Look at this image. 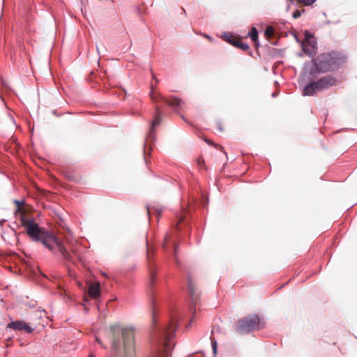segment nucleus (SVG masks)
<instances>
[{
    "mask_svg": "<svg viewBox=\"0 0 357 357\" xmlns=\"http://www.w3.org/2000/svg\"><path fill=\"white\" fill-rule=\"evenodd\" d=\"M146 259L149 272V283L151 286V357H171L172 351L174 347L172 343L178 327L179 315L176 312L171 315L168 324H162L158 318L159 309L158 300L153 291V287L156 280L157 268L153 260L155 252L153 245H151L146 240ZM134 327L123 328L120 324L110 326L112 335V351L114 357H133L135 352Z\"/></svg>",
    "mask_w": 357,
    "mask_h": 357,
    "instance_id": "f257e3e1",
    "label": "nucleus"
},
{
    "mask_svg": "<svg viewBox=\"0 0 357 357\" xmlns=\"http://www.w3.org/2000/svg\"><path fill=\"white\" fill-rule=\"evenodd\" d=\"M21 223L33 241L42 243L50 251L58 252L65 260L74 263L71 255L53 232L40 227L33 218L26 219L22 217Z\"/></svg>",
    "mask_w": 357,
    "mask_h": 357,
    "instance_id": "f03ea898",
    "label": "nucleus"
},
{
    "mask_svg": "<svg viewBox=\"0 0 357 357\" xmlns=\"http://www.w3.org/2000/svg\"><path fill=\"white\" fill-rule=\"evenodd\" d=\"M347 61L343 53L332 51L322 53L312 58L310 61H305L302 70V77L310 79H315L318 73H324L339 69Z\"/></svg>",
    "mask_w": 357,
    "mask_h": 357,
    "instance_id": "7ed1b4c3",
    "label": "nucleus"
},
{
    "mask_svg": "<svg viewBox=\"0 0 357 357\" xmlns=\"http://www.w3.org/2000/svg\"><path fill=\"white\" fill-rule=\"evenodd\" d=\"M314 79H310L307 77H302V75H301L300 82H308L303 87V95L304 96H313L320 91L328 89L335 86L337 82L334 77L329 75L324 76L316 81Z\"/></svg>",
    "mask_w": 357,
    "mask_h": 357,
    "instance_id": "20e7f679",
    "label": "nucleus"
},
{
    "mask_svg": "<svg viewBox=\"0 0 357 357\" xmlns=\"http://www.w3.org/2000/svg\"><path fill=\"white\" fill-rule=\"evenodd\" d=\"M155 116L153 121L151 122L149 130L146 135V139L144 142V148H143V153H144V160L147 164V155H151V152L152 151V146L154 144L156 140L155 131V128L160 124L162 118V112L160 108L158 106L155 107Z\"/></svg>",
    "mask_w": 357,
    "mask_h": 357,
    "instance_id": "39448f33",
    "label": "nucleus"
},
{
    "mask_svg": "<svg viewBox=\"0 0 357 357\" xmlns=\"http://www.w3.org/2000/svg\"><path fill=\"white\" fill-rule=\"evenodd\" d=\"M261 319L257 314H251L239 319L235 330L239 334H248L254 330L259 329Z\"/></svg>",
    "mask_w": 357,
    "mask_h": 357,
    "instance_id": "423d86ee",
    "label": "nucleus"
},
{
    "mask_svg": "<svg viewBox=\"0 0 357 357\" xmlns=\"http://www.w3.org/2000/svg\"><path fill=\"white\" fill-rule=\"evenodd\" d=\"M149 96L151 99L154 102H158L160 100H162L167 105L172 107L176 113H178V108L184 105L183 100L176 96H171L169 98H167L162 96L160 93L157 96L154 95L153 86H151Z\"/></svg>",
    "mask_w": 357,
    "mask_h": 357,
    "instance_id": "0eeeda50",
    "label": "nucleus"
},
{
    "mask_svg": "<svg viewBox=\"0 0 357 357\" xmlns=\"http://www.w3.org/2000/svg\"><path fill=\"white\" fill-rule=\"evenodd\" d=\"M188 290L189 294V301H190V312L192 314V318H195V314L196 312V309L194 307L195 305H197L199 302V296L197 292V290L194 287L192 284V281L191 278L188 276Z\"/></svg>",
    "mask_w": 357,
    "mask_h": 357,
    "instance_id": "6e6552de",
    "label": "nucleus"
},
{
    "mask_svg": "<svg viewBox=\"0 0 357 357\" xmlns=\"http://www.w3.org/2000/svg\"><path fill=\"white\" fill-rule=\"evenodd\" d=\"M178 248L176 242L169 234H166L162 242V249L166 254L174 257L176 261V254Z\"/></svg>",
    "mask_w": 357,
    "mask_h": 357,
    "instance_id": "1a4fd4ad",
    "label": "nucleus"
},
{
    "mask_svg": "<svg viewBox=\"0 0 357 357\" xmlns=\"http://www.w3.org/2000/svg\"><path fill=\"white\" fill-rule=\"evenodd\" d=\"M222 37L225 41L227 42L228 43H229L230 45H231L234 47H238V49H240L241 50L247 51L250 49V46L248 43H244L241 40L234 38L232 36H231L227 32H225V31L223 32Z\"/></svg>",
    "mask_w": 357,
    "mask_h": 357,
    "instance_id": "9d476101",
    "label": "nucleus"
},
{
    "mask_svg": "<svg viewBox=\"0 0 357 357\" xmlns=\"http://www.w3.org/2000/svg\"><path fill=\"white\" fill-rule=\"evenodd\" d=\"M8 328L18 331H24L27 333H31L34 331V328L30 326L27 323L22 320H11L10 323L8 324Z\"/></svg>",
    "mask_w": 357,
    "mask_h": 357,
    "instance_id": "9b49d317",
    "label": "nucleus"
},
{
    "mask_svg": "<svg viewBox=\"0 0 357 357\" xmlns=\"http://www.w3.org/2000/svg\"><path fill=\"white\" fill-rule=\"evenodd\" d=\"M87 294L89 297L99 301L101 297V287L99 282L88 284Z\"/></svg>",
    "mask_w": 357,
    "mask_h": 357,
    "instance_id": "f8f14e48",
    "label": "nucleus"
},
{
    "mask_svg": "<svg viewBox=\"0 0 357 357\" xmlns=\"http://www.w3.org/2000/svg\"><path fill=\"white\" fill-rule=\"evenodd\" d=\"M301 45L302 50L307 55L314 57V56L316 54V50H312V49H310V46L307 44H305L304 42H303Z\"/></svg>",
    "mask_w": 357,
    "mask_h": 357,
    "instance_id": "ddd939ff",
    "label": "nucleus"
},
{
    "mask_svg": "<svg viewBox=\"0 0 357 357\" xmlns=\"http://www.w3.org/2000/svg\"><path fill=\"white\" fill-rule=\"evenodd\" d=\"M259 32L255 26H252L250 31L248 33V36L252 40H257L259 38Z\"/></svg>",
    "mask_w": 357,
    "mask_h": 357,
    "instance_id": "4468645a",
    "label": "nucleus"
},
{
    "mask_svg": "<svg viewBox=\"0 0 357 357\" xmlns=\"http://www.w3.org/2000/svg\"><path fill=\"white\" fill-rule=\"evenodd\" d=\"M146 211H147L148 216H150L152 211H154L158 216H160L162 212V208H156V207H150V206H146Z\"/></svg>",
    "mask_w": 357,
    "mask_h": 357,
    "instance_id": "2eb2a0df",
    "label": "nucleus"
},
{
    "mask_svg": "<svg viewBox=\"0 0 357 357\" xmlns=\"http://www.w3.org/2000/svg\"><path fill=\"white\" fill-rule=\"evenodd\" d=\"M188 213V212L187 209H184V214L179 215V216L178 217V220L176 224V229L177 230H180L181 228H180L179 225L185 222V215Z\"/></svg>",
    "mask_w": 357,
    "mask_h": 357,
    "instance_id": "dca6fc26",
    "label": "nucleus"
},
{
    "mask_svg": "<svg viewBox=\"0 0 357 357\" xmlns=\"http://www.w3.org/2000/svg\"><path fill=\"white\" fill-rule=\"evenodd\" d=\"M274 33H275L274 28L271 26H268L264 31V35L266 37L273 36L274 35Z\"/></svg>",
    "mask_w": 357,
    "mask_h": 357,
    "instance_id": "f3484780",
    "label": "nucleus"
},
{
    "mask_svg": "<svg viewBox=\"0 0 357 357\" xmlns=\"http://www.w3.org/2000/svg\"><path fill=\"white\" fill-rule=\"evenodd\" d=\"M211 340L213 354L215 356L217 354L218 342L214 337L211 338Z\"/></svg>",
    "mask_w": 357,
    "mask_h": 357,
    "instance_id": "a211bd4d",
    "label": "nucleus"
},
{
    "mask_svg": "<svg viewBox=\"0 0 357 357\" xmlns=\"http://www.w3.org/2000/svg\"><path fill=\"white\" fill-rule=\"evenodd\" d=\"M304 36L305 41H310V40L314 38V33H311L308 30L304 31Z\"/></svg>",
    "mask_w": 357,
    "mask_h": 357,
    "instance_id": "6ab92c4d",
    "label": "nucleus"
},
{
    "mask_svg": "<svg viewBox=\"0 0 357 357\" xmlns=\"http://www.w3.org/2000/svg\"><path fill=\"white\" fill-rule=\"evenodd\" d=\"M307 45L312 49V50H316V52L317 51V40L314 38L310 40V41H307Z\"/></svg>",
    "mask_w": 357,
    "mask_h": 357,
    "instance_id": "aec40b11",
    "label": "nucleus"
},
{
    "mask_svg": "<svg viewBox=\"0 0 357 357\" xmlns=\"http://www.w3.org/2000/svg\"><path fill=\"white\" fill-rule=\"evenodd\" d=\"M305 12V10L303 9V10H298V9H296L295 10L293 13H292V17L294 18V19H298V17H300L302 15V13H303Z\"/></svg>",
    "mask_w": 357,
    "mask_h": 357,
    "instance_id": "412c9836",
    "label": "nucleus"
},
{
    "mask_svg": "<svg viewBox=\"0 0 357 357\" xmlns=\"http://www.w3.org/2000/svg\"><path fill=\"white\" fill-rule=\"evenodd\" d=\"M14 204L17 206V210L16 211H18L20 210V207L21 206H23L25 204V201L24 199L18 200V199H14L13 200Z\"/></svg>",
    "mask_w": 357,
    "mask_h": 357,
    "instance_id": "4be33fe9",
    "label": "nucleus"
},
{
    "mask_svg": "<svg viewBox=\"0 0 357 357\" xmlns=\"http://www.w3.org/2000/svg\"><path fill=\"white\" fill-rule=\"evenodd\" d=\"M316 0H303V5L305 6H312Z\"/></svg>",
    "mask_w": 357,
    "mask_h": 357,
    "instance_id": "5701e85b",
    "label": "nucleus"
},
{
    "mask_svg": "<svg viewBox=\"0 0 357 357\" xmlns=\"http://www.w3.org/2000/svg\"><path fill=\"white\" fill-rule=\"evenodd\" d=\"M292 34H293V36H294V38H295V40H296L298 44L301 45V43H302L303 41L299 38V37L298 36V35H297L296 33H293Z\"/></svg>",
    "mask_w": 357,
    "mask_h": 357,
    "instance_id": "b1692460",
    "label": "nucleus"
},
{
    "mask_svg": "<svg viewBox=\"0 0 357 357\" xmlns=\"http://www.w3.org/2000/svg\"><path fill=\"white\" fill-rule=\"evenodd\" d=\"M217 126H218V129L220 131L222 132V131H223V130H224V128H223V126H222V123H221L220 121H218V122H217Z\"/></svg>",
    "mask_w": 357,
    "mask_h": 357,
    "instance_id": "393cba45",
    "label": "nucleus"
},
{
    "mask_svg": "<svg viewBox=\"0 0 357 357\" xmlns=\"http://www.w3.org/2000/svg\"><path fill=\"white\" fill-rule=\"evenodd\" d=\"M204 140L206 144H208L209 145L216 146V144H215L211 140H210L207 138H204Z\"/></svg>",
    "mask_w": 357,
    "mask_h": 357,
    "instance_id": "a878e982",
    "label": "nucleus"
},
{
    "mask_svg": "<svg viewBox=\"0 0 357 357\" xmlns=\"http://www.w3.org/2000/svg\"><path fill=\"white\" fill-rule=\"evenodd\" d=\"M84 304L83 305L85 306L86 305H88L90 303V300L88 297L85 296L84 298Z\"/></svg>",
    "mask_w": 357,
    "mask_h": 357,
    "instance_id": "bb28decb",
    "label": "nucleus"
},
{
    "mask_svg": "<svg viewBox=\"0 0 357 357\" xmlns=\"http://www.w3.org/2000/svg\"><path fill=\"white\" fill-rule=\"evenodd\" d=\"M253 43H255V45L258 47L259 46V38H257V40H252Z\"/></svg>",
    "mask_w": 357,
    "mask_h": 357,
    "instance_id": "cd10ccee",
    "label": "nucleus"
},
{
    "mask_svg": "<svg viewBox=\"0 0 357 357\" xmlns=\"http://www.w3.org/2000/svg\"><path fill=\"white\" fill-rule=\"evenodd\" d=\"M278 95V92H274V93H272V97H273V98H275V97H276Z\"/></svg>",
    "mask_w": 357,
    "mask_h": 357,
    "instance_id": "c85d7f7f",
    "label": "nucleus"
},
{
    "mask_svg": "<svg viewBox=\"0 0 357 357\" xmlns=\"http://www.w3.org/2000/svg\"><path fill=\"white\" fill-rule=\"evenodd\" d=\"M181 118L184 121H185V122H187V123H188V121H187V119H185V117L184 116L181 115Z\"/></svg>",
    "mask_w": 357,
    "mask_h": 357,
    "instance_id": "c756f323",
    "label": "nucleus"
},
{
    "mask_svg": "<svg viewBox=\"0 0 357 357\" xmlns=\"http://www.w3.org/2000/svg\"><path fill=\"white\" fill-rule=\"evenodd\" d=\"M182 11H183V13L184 15H186V12H185V9L182 8Z\"/></svg>",
    "mask_w": 357,
    "mask_h": 357,
    "instance_id": "7c9ffc66",
    "label": "nucleus"
},
{
    "mask_svg": "<svg viewBox=\"0 0 357 357\" xmlns=\"http://www.w3.org/2000/svg\"><path fill=\"white\" fill-rule=\"evenodd\" d=\"M298 2L303 3V0H297Z\"/></svg>",
    "mask_w": 357,
    "mask_h": 357,
    "instance_id": "2f4dec72",
    "label": "nucleus"
},
{
    "mask_svg": "<svg viewBox=\"0 0 357 357\" xmlns=\"http://www.w3.org/2000/svg\"><path fill=\"white\" fill-rule=\"evenodd\" d=\"M96 340L98 343H100V341L99 340V339L98 337H96Z\"/></svg>",
    "mask_w": 357,
    "mask_h": 357,
    "instance_id": "473e14b6",
    "label": "nucleus"
},
{
    "mask_svg": "<svg viewBox=\"0 0 357 357\" xmlns=\"http://www.w3.org/2000/svg\"><path fill=\"white\" fill-rule=\"evenodd\" d=\"M152 77H153V79H155V75L153 73H152Z\"/></svg>",
    "mask_w": 357,
    "mask_h": 357,
    "instance_id": "72a5a7b5",
    "label": "nucleus"
},
{
    "mask_svg": "<svg viewBox=\"0 0 357 357\" xmlns=\"http://www.w3.org/2000/svg\"><path fill=\"white\" fill-rule=\"evenodd\" d=\"M78 284L79 287L83 288L82 285L80 283H79Z\"/></svg>",
    "mask_w": 357,
    "mask_h": 357,
    "instance_id": "f704fd0d",
    "label": "nucleus"
},
{
    "mask_svg": "<svg viewBox=\"0 0 357 357\" xmlns=\"http://www.w3.org/2000/svg\"><path fill=\"white\" fill-rule=\"evenodd\" d=\"M192 320L191 319V320H190V323L188 324V325H189V326H190V325H191V324H192Z\"/></svg>",
    "mask_w": 357,
    "mask_h": 357,
    "instance_id": "c9c22d12",
    "label": "nucleus"
},
{
    "mask_svg": "<svg viewBox=\"0 0 357 357\" xmlns=\"http://www.w3.org/2000/svg\"><path fill=\"white\" fill-rule=\"evenodd\" d=\"M84 310H85L86 312H88V311H89V310L87 308H86V307H85Z\"/></svg>",
    "mask_w": 357,
    "mask_h": 357,
    "instance_id": "e433bc0d",
    "label": "nucleus"
},
{
    "mask_svg": "<svg viewBox=\"0 0 357 357\" xmlns=\"http://www.w3.org/2000/svg\"><path fill=\"white\" fill-rule=\"evenodd\" d=\"M330 23H331V22H330V21H328V20L326 22V24H330Z\"/></svg>",
    "mask_w": 357,
    "mask_h": 357,
    "instance_id": "4c0bfd02",
    "label": "nucleus"
},
{
    "mask_svg": "<svg viewBox=\"0 0 357 357\" xmlns=\"http://www.w3.org/2000/svg\"><path fill=\"white\" fill-rule=\"evenodd\" d=\"M206 37L207 38L211 39V37H210L209 36H206Z\"/></svg>",
    "mask_w": 357,
    "mask_h": 357,
    "instance_id": "58836bf2",
    "label": "nucleus"
},
{
    "mask_svg": "<svg viewBox=\"0 0 357 357\" xmlns=\"http://www.w3.org/2000/svg\"><path fill=\"white\" fill-rule=\"evenodd\" d=\"M89 357H96L93 355H90Z\"/></svg>",
    "mask_w": 357,
    "mask_h": 357,
    "instance_id": "ea45409f",
    "label": "nucleus"
}]
</instances>
